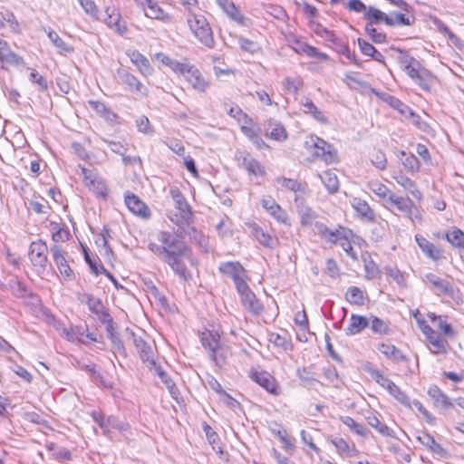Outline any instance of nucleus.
<instances>
[{
  "mask_svg": "<svg viewBox=\"0 0 464 464\" xmlns=\"http://www.w3.org/2000/svg\"><path fill=\"white\" fill-rule=\"evenodd\" d=\"M157 240L159 244L150 242L149 249L168 265L179 280H192V274L187 264L197 266L198 260L191 248L178 235L169 231H160L157 235Z\"/></svg>",
  "mask_w": 464,
  "mask_h": 464,
  "instance_id": "f257e3e1",
  "label": "nucleus"
},
{
  "mask_svg": "<svg viewBox=\"0 0 464 464\" xmlns=\"http://www.w3.org/2000/svg\"><path fill=\"white\" fill-rule=\"evenodd\" d=\"M200 342L218 367L221 368L227 363L229 349L220 343V334L218 331L205 330L200 334Z\"/></svg>",
  "mask_w": 464,
  "mask_h": 464,
  "instance_id": "f03ea898",
  "label": "nucleus"
},
{
  "mask_svg": "<svg viewBox=\"0 0 464 464\" xmlns=\"http://www.w3.org/2000/svg\"><path fill=\"white\" fill-rule=\"evenodd\" d=\"M187 23L192 34L202 44L208 48L214 47L212 29L204 15L189 13L187 16Z\"/></svg>",
  "mask_w": 464,
  "mask_h": 464,
  "instance_id": "7ed1b4c3",
  "label": "nucleus"
},
{
  "mask_svg": "<svg viewBox=\"0 0 464 464\" xmlns=\"http://www.w3.org/2000/svg\"><path fill=\"white\" fill-rule=\"evenodd\" d=\"M170 195L175 203L176 209L179 212V218L174 220L171 218L173 222H175L178 226L189 225L193 218V213L191 210V207L187 202L185 197L178 188H172L170 190Z\"/></svg>",
  "mask_w": 464,
  "mask_h": 464,
  "instance_id": "20e7f679",
  "label": "nucleus"
},
{
  "mask_svg": "<svg viewBox=\"0 0 464 464\" xmlns=\"http://www.w3.org/2000/svg\"><path fill=\"white\" fill-rule=\"evenodd\" d=\"M126 331L132 337L133 344L140 360L146 363L150 370H152V366H155V363H157L152 345L147 343L141 336H138L132 331H130L129 328H127Z\"/></svg>",
  "mask_w": 464,
  "mask_h": 464,
  "instance_id": "39448f33",
  "label": "nucleus"
},
{
  "mask_svg": "<svg viewBox=\"0 0 464 464\" xmlns=\"http://www.w3.org/2000/svg\"><path fill=\"white\" fill-rule=\"evenodd\" d=\"M218 269L221 274L232 278L236 288H244L243 286L246 283V271L239 262L229 261L221 263Z\"/></svg>",
  "mask_w": 464,
  "mask_h": 464,
  "instance_id": "423d86ee",
  "label": "nucleus"
},
{
  "mask_svg": "<svg viewBox=\"0 0 464 464\" xmlns=\"http://www.w3.org/2000/svg\"><path fill=\"white\" fill-rule=\"evenodd\" d=\"M423 281L430 285V288L435 295L453 297L454 287L449 280L441 278L434 273H428L425 275Z\"/></svg>",
  "mask_w": 464,
  "mask_h": 464,
  "instance_id": "0eeeda50",
  "label": "nucleus"
},
{
  "mask_svg": "<svg viewBox=\"0 0 464 464\" xmlns=\"http://www.w3.org/2000/svg\"><path fill=\"white\" fill-rule=\"evenodd\" d=\"M51 253L53 262L55 263L63 279L67 281L73 280L74 273L65 259L64 252L63 251L62 247L58 245H53L51 246Z\"/></svg>",
  "mask_w": 464,
  "mask_h": 464,
  "instance_id": "6e6552de",
  "label": "nucleus"
},
{
  "mask_svg": "<svg viewBox=\"0 0 464 464\" xmlns=\"http://www.w3.org/2000/svg\"><path fill=\"white\" fill-rule=\"evenodd\" d=\"M48 246L42 240L32 242L29 247V258L35 266L45 268L47 265Z\"/></svg>",
  "mask_w": 464,
  "mask_h": 464,
  "instance_id": "1a4fd4ad",
  "label": "nucleus"
},
{
  "mask_svg": "<svg viewBox=\"0 0 464 464\" xmlns=\"http://www.w3.org/2000/svg\"><path fill=\"white\" fill-rule=\"evenodd\" d=\"M243 287L244 288H237V291L240 295L242 304L252 314H259L264 309L263 304L256 298V295L251 291L246 283Z\"/></svg>",
  "mask_w": 464,
  "mask_h": 464,
  "instance_id": "9d476101",
  "label": "nucleus"
},
{
  "mask_svg": "<svg viewBox=\"0 0 464 464\" xmlns=\"http://www.w3.org/2000/svg\"><path fill=\"white\" fill-rule=\"evenodd\" d=\"M93 420L103 430L105 434H108L111 428L117 429L120 431H125L129 430L130 426L127 422L120 420L115 416H109L105 418L102 413L93 411L92 413Z\"/></svg>",
  "mask_w": 464,
  "mask_h": 464,
  "instance_id": "9b49d317",
  "label": "nucleus"
},
{
  "mask_svg": "<svg viewBox=\"0 0 464 464\" xmlns=\"http://www.w3.org/2000/svg\"><path fill=\"white\" fill-rule=\"evenodd\" d=\"M106 17L104 22L106 25L120 35H124L127 32L126 22L122 20L121 14L114 6L105 8Z\"/></svg>",
  "mask_w": 464,
  "mask_h": 464,
  "instance_id": "f8f14e48",
  "label": "nucleus"
},
{
  "mask_svg": "<svg viewBox=\"0 0 464 464\" xmlns=\"http://www.w3.org/2000/svg\"><path fill=\"white\" fill-rule=\"evenodd\" d=\"M217 5L227 15L229 19L244 26L248 25L249 19L246 18L236 5L229 0H216Z\"/></svg>",
  "mask_w": 464,
  "mask_h": 464,
  "instance_id": "ddd939ff",
  "label": "nucleus"
},
{
  "mask_svg": "<svg viewBox=\"0 0 464 464\" xmlns=\"http://www.w3.org/2000/svg\"><path fill=\"white\" fill-rule=\"evenodd\" d=\"M261 205L263 208L276 221L288 224V215L287 213L280 207L279 204L270 196L265 197L261 200Z\"/></svg>",
  "mask_w": 464,
  "mask_h": 464,
  "instance_id": "4468645a",
  "label": "nucleus"
},
{
  "mask_svg": "<svg viewBox=\"0 0 464 464\" xmlns=\"http://www.w3.org/2000/svg\"><path fill=\"white\" fill-rule=\"evenodd\" d=\"M117 76L122 83L128 86L130 92H138L145 96L148 94V89L138 80L136 76L131 74L126 69L120 68L117 71Z\"/></svg>",
  "mask_w": 464,
  "mask_h": 464,
  "instance_id": "2eb2a0df",
  "label": "nucleus"
},
{
  "mask_svg": "<svg viewBox=\"0 0 464 464\" xmlns=\"http://www.w3.org/2000/svg\"><path fill=\"white\" fill-rule=\"evenodd\" d=\"M238 165L251 175L263 176L266 172L264 167L254 159L249 153L240 152L237 155Z\"/></svg>",
  "mask_w": 464,
  "mask_h": 464,
  "instance_id": "dca6fc26",
  "label": "nucleus"
},
{
  "mask_svg": "<svg viewBox=\"0 0 464 464\" xmlns=\"http://www.w3.org/2000/svg\"><path fill=\"white\" fill-rule=\"evenodd\" d=\"M388 203L394 206L413 223L414 203L409 197L403 198L396 194H391L389 195Z\"/></svg>",
  "mask_w": 464,
  "mask_h": 464,
  "instance_id": "f3484780",
  "label": "nucleus"
},
{
  "mask_svg": "<svg viewBox=\"0 0 464 464\" xmlns=\"http://www.w3.org/2000/svg\"><path fill=\"white\" fill-rule=\"evenodd\" d=\"M124 200L128 209L131 213L144 218H150V212L148 207L136 195L128 193L125 195Z\"/></svg>",
  "mask_w": 464,
  "mask_h": 464,
  "instance_id": "a211bd4d",
  "label": "nucleus"
},
{
  "mask_svg": "<svg viewBox=\"0 0 464 464\" xmlns=\"http://www.w3.org/2000/svg\"><path fill=\"white\" fill-rule=\"evenodd\" d=\"M421 445L426 447L430 452L441 458L448 456V451L439 444L435 439L426 431H420L416 437Z\"/></svg>",
  "mask_w": 464,
  "mask_h": 464,
  "instance_id": "6ab92c4d",
  "label": "nucleus"
},
{
  "mask_svg": "<svg viewBox=\"0 0 464 464\" xmlns=\"http://www.w3.org/2000/svg\"><path fill=\"white\" fill-rule=\"evenodd\" d=\"M266 136L276 141H284L287 139V131L280 121L269 119L266 122Z\"/></svg>",
  "mask_w": 464,
  "mask_h": 464,
  "instance_id": "aec40b11",
  "label": "nucleus"
},
{
  "mask_svg": "<svg viewBox=\"0 0 464 464\" xmlns=\"http://www.w3.org/2000/svg\"><path fill=\"white\" fill-rule=\"evenodd\" d=\"M315 155L326 163H332L336 160V151L333 146L320 138L314 142Z\"/></svg>",
  "mask_w": 464,
  "mask_h": 464,
  "instance_id": "412c9836",
  "label": "nucleus"
},
{
  "mask_svg": "<svg viewBox=\"0 0 464 464\" xmlns=\"http://www.w3.org/2000/svg\"><path fill=\"white\" fill-rule=\"evenodd\" d=\"M186 80L198 92H203L208 87V82L203 78L198 68L192 65L190 69H186Z\"/></svg>",
  "mask_w": 464,
  "mask_h": 464,
  "instance_id": "4be33fe9",
  "label": "nucleus"
},
{
  "mask_svg": "<svg viewBox=\"0 0 464 464\" xmlns=\"http://www.w3.org/2000/svg\"><path fill=\"white\" fill-rule=\"evenodd\" d=\"M127 55L130 59L131 63H134L139 72L144 75H150L153 72L152 67L150 66V61L139 51H128Z\"/></svg>",
  "mask_w": 464,
  "mask_h": 464,
  "instance_id": "5701e85b",
  "label": "nucleus"
},
{
  "mask_svg": "<svg viewBox=\"0 0 464 464\" xmlns=\"http://www.w3.org/2000/svg\"><path fill=\"white\" fill-rule=\"evenodd\" d=\"M378 350L388 360H391L395 363L408 361L407 356L392 343H382L378 345Z\"/></svg>",
  "mask_w": 464,
  "mask_h": 464,
  "instance_id": "b1692460",
  "label": "nucleus"
},
{
  "mask_svg": "<svg viewBox=\"0 0 464 464\" xmlns=\"http://www.w3.org/2000/svg\"><path fill=\"white\" fill-rule=\"evenodd\" d=\"M369 326V317L352 314L350 323L345 329L346 335H356L361 334L365 328Z\"/></svg>",
  "mask_w": 464,
  "mask_h": 464,
  "instance_id": "393cba45",
  "label": "nucleus"
},
{
  "mask_svg": "<svg viewBox=\"0 0 464 464\" xmlns=\"http://www.w3.org/2000/svg\"><path fill=\"white\" fill-rule=\"evenodd\" d=\"M253 380L271 394H278V385L276 380L267 372H256Z\"/></svg>",
  "mask_w": 464,
  "mask_h": 464,
  "instance_id": "a878e982",
  "label": "nucleus"
},
{
  "mask_svg": "<svg viewBox=\"0 0 464 464\" xmlns=\"http://www.w3.org/2000/svg\"><path fill=\"white\" fill-rule=\"evenodd\" d=\"M415 241L421 251L430 259L439 260L441 257V251L434 244L427 240L421 235L415 236Z\"/></svg>",
  "mask_w": 464,
  "mask_h": 464,
  "instance_id": "bb28decb",
  "label": "nucleus"
},
{
  "mask_svg": "<svg viewBox=\"0 0 464 464\" xmlns=\"http://www.w3.org/2000/svg\"><path fill=\"white\" fill-rule=\"evenodd\" d=\"M428 395L432 399L436 407L449 409L452 406L450 399L437 385H432L428 389Z\"/></svg>",
  "mask_w": 464,
  "mask_h": 464,
  "instance_id": "cd10ccee",
  "label": "nucleus"
},
{
  "mask_svg": "<svg viewBox=\"0 0 464 464\" xmlns=\"http://www.w3.org/2000/svg\"><path fill=\"white\" fill-rule=\"evenodd\" d=\"M88 104L99 116L103 118L106 121L113 122L117 119L114 113L107 105L100 101H88Z\"/></svg>",
  "mask_w": 464,
  "mask_h": 464,
  "instance_id": "c85d7f7f",
  "label": "nucleus"
},
{
  "mask_svg": "<svg viewBox=\"0 0 464 464\" xmlns=\"http://www.w3.org/2000/svg\"><path fill=\"white\" fill-rule=\"evenodd\" d=\"M252 234L255 238L264 246L268 248H275L278 243L277 238L273 237L269 234L266 233L256 224L252 226Z\"/></svg>",
  "mask_w": 464,
  "mask_h": 464,
  "instance_id": "c756f323",
  "label": "nucleus"
},
{
  "mask_svg": "<svg viewBox=\"0 0 464 464\" xmlns=\"http://www.w3.org/2000/svg\"><path fill=\"white\" fill-rule=\"evenodd\" d=\"M388 14L383 13L382 11L373 7L369 6L364 13V18L367 20L366 24H378L381 22H384L386 24H391V20L387 16Z\"/></svg>",
  "mask_w": 464,
  "mask_h": 464,
  "instance_id": "7c9ffc66",
  "label": "nucleus"
},
{
  "mask_svg": "<svg viewBox=\"0 0 464 464\" xmlns=\"http://www.w3.org/2000/svg\"><path fill=\"white\" fill-rule=\"evenodd\" d=\"M299 200L300 198L295 196V201L297 205V212L300 217L301 225L303 227H309L315 219L316 214L309 207L303 205L302 202L299 204Z\"/></svg>",
  "mask_w": 464,
  "mask_h": 464,
  "instance_id": "2f4dec72",
  "label": "nucleus"
},
{
  "mask_svg": "<svg viewBox=\"0 0 464 464\" xmlns=\"http://www.w3.org/2000/svg\"><path fill=\"white\" fill-rule=\"evenodd\" d=\"M372 332L378 335H388L391 333L390 324L375 315L369 316V326Z\"/></svg>",
  "mask_w": 464,
  "mask_h": 464,
  "instance_id": "473e14b6",
  "label": "nucleus"
},
{
  "mask_svg": "<svg viewBox=\"0 0 464 464\" xmlns=\"http://www.w3.org/2000/svg\"><path fill=\"white\" fill-rule=\"evenodd\" d=\"M395 181L401 186L405 190H407L413 198L420 199L421 198V193L418 189L415 182L411 180L410 178L403 174H398L393 176Z\"/></svg>",
  "mask_w": 464,
  "mask_h": 464,
  "instance_id": "72a5a7b5",
  "label": "nucleus"
},
{
  "mask_svg": "<svg viewBox=\"0 0 464 464\" xmlns=\"http://www.w3.org/2000/svg\"><path fill=\"white\" fill-rule=\"evenodd\" d=\"M83 297L92 313L102 317H109V313L104 309L101 299L95 298L89 294L84 295ZM82 301H83V299H82Z\"/></svg>",
  "mask_w": 464,
  "mask_h": 464,
  "instance_id": "f704fd0d",
  "label": "nucleus"
},
{
  "mask_svg": "<svg viewBox=\"0 0 464 464\" xmlns=\"http://www.w3.org/2000/svg\"><path fill=\"white\" fill-rule=\"evenodd\" d=\"M388 18L391 20V24H386L389 26L395 25H405L409 26L414 24L415 17L414 15H410L407 14L400 13V12H391L387 14Z\"/></svg>",
  "mask_w": 464,
  "mask_h": 464,
  "instance_id": "c9c22d12",
  "label": "nucleus"
},
{
  "mask_svg": "<svg viewBox=\"0 0 464 464\" xmlns=\"http://www.w3.org/2000/svg\"><path fill=\"white\" fill-rule=\"evenodd\" d=\"M317 234L320 235L323 238H324L327 242L332 244H336L338 239L340 238V231L339 230H331L322 222H315L314 224Z\"/></svg>",
  "mask_w": 464,
  "mask_h": 464,
  "instance_id": "e433bc0d",
  "label": "nucleus"
},
{
  "mask_svg": "<svg viewBox=\"0 0 464 464\" xmlns=\"http://www.w3.org/2000/svg\"><path fill=\"white\" fill-rule=\"evenodd\" d=\"M145 7L148 8L146 12V15L152 19H159L162 21H169V15L164 12V10L152 0H149L145 5Z\"/></svg>",
  "mask_w": 464,
  "mask_h": 464,
  "instance_id": "4c0bfd02",
  "label": "nucleus"
},
{
  "mask_svg": "<svg viewBox=\"0 0 464 464\" xmlns=\"http://www.w3.org/2000/svg\"><path fill=\"white\" fill-rule=\"evenodd\" d=\"M318 177L329 193H335L338 190L339 181L335 173L327 170L322 174H318Z\"/></svg>",
  "mask_w": 464,
  "mask_h": 464,
  "instance_id": "58836bf2",
  "label": "nucleus"
},
{
  "mask_svg": "<svg viewBox=\"0 0 464 464\" xmlns=\"http://www.w3.org/2000/svg\"><path fill=\"white\" fill-rule=\"evenodd\" d=\"M353 207L359 216L365 218L368 221L374 220V212L370 208L368 203L364 200L354 198Z\"/></svg>",
  "mask_w": 464,
  "mask_h": 464,
  "instance_id": "ea45409f",
  "label": "nucleus"
},
{
  "mask_svg": "<svg viewBox=\"0 0 464 464\" xmlns=\"http://www.w3.org/2000/svg\"><path fill=\"white\" fill-rule=\"evenodd\" d=\"M302 105L304 107V111L305 113L313 115V117L323 123L327 122V118L324 115V113L315 106V104L309 98H305L304 102H302Z\"/></svg>",
  "mask_w": 464,
  "mask_h": 464,
  "instance_id": "a19ab883",
  "label": "nucleus"
},
{
  "mask_svg": "<svg viewBox=\"0 0 464 464\" xmlns=\"http://www.w3.org/2000/svg\"><path fill=\"white\" fill-rule=\"evenodd\" d=\"M152 369L155 370L156 373L159 375L161 382L165 384L169 393L173 398H175L178 392V389L172 379L162 370V368L158 363H155V366H152Z\"/></svg>",
  "mask_w": 464,
  "mask_h": 464,
  "instance_id": "79ce46f5",
  "label": "nucleus"
},
{
  "mask_svg": "<svg viewBox=\"0 0 464 464\" xmlns=\"http://www.w3.org/2000/svg\"><path fill=\"white\" fill-rule=\"evenodd\" d=\"M48 38L53 45L59 50L61 54H67L73 52V48L67 44L54 31L48 33Z\"/></svg>",
  "mask_w": 464,
  "mask_h": 464,
  "instance_id": "37998d69",
  "label": "nucleus"
},
{
  "mask_svg": "<svg viewBox=\"0 0 464 464\" xmlns=\"http://www.w3.org/2000/svg\"><path fill=\"white\" fill-rule=\"evenodd\" d=\"M353 235L352 230L344 231L343 234L340 232V238L338 239L337 243L339 242V245L343 248V250L351 256L353 260H357V255L355 251L353 250V247L349 240L350 236Z\"/></svg>",
  "mask_w": 464,
  "mask_h": 464,
  "instance_id": "c03bdc74",
  "label": "nucleus"
},
{
  "mask_svg": "<svg viewBox=\"0 0 464 464\" xmlns=\"http://www.w3.org/2000/svg\"><path fill=\"white\" fill-rule=\"evenodd\" d=\"M346 300L355 305H363L364 304V295L363 292L357 286H351L348 288L345 294Z\"/></svg>",
  "mask_w": 464,
  "mask_h": 464,
  "instance_id": "a18cd8bd",
  "label": "nucleus"
},
{
  "mask_svg": "<svg viewBox=\"0 0 464 464\" xmlns=\"http://www.w3.org/2000/svg\"><path fill=\"white\" fill-rule=\"evenodd\" d=\"M367 423L374 428L378 432L386 437L392 436V430L384 423H382L377 416L370 414L367 418Z\"/></svg>",
  "mask_w": 464,
  "mask_h": 464,
  "instance_id": "49530a36",
  "label": "nucleus"
},
{
  "mask_svg": "<svg viewBox=\"0 0 464 464\" xmlns=\"http://www.w3.org/2000/svg\"><path fill=\"white\" fill-rule=\"evenodd\" d=\"M446 239L454 247L464 249V232L461 229L454 227L446 234Z\"/></svg>",
  "mask_w": 464,
  "mask_h": 464,
  "instance_id": "de8ad7c7",
  "label": "nucleus"
},
{
  "mask_svg": "<svg viewBox=\"0 0 464 464\" xmlns=\"http://www.w3.org/2000/svg\"><path fill=\"white\" fill-rule=\"evenodd\" d=\"M29 81L35 84L39 92H46L48 90L47 79L40 74L35 69H30Z\"/></svg>",
  "mask_w": 464,
  "mask_h": 464,
  "instance_id": "09e8293b",
  "label": "nucleus"
},
{
  "mask_svg": "<svg viewBox=\"0 0 464 464\" xmlns=\"http://www.w3.org/2000/svg\"><path fill=\"white\" fill-rule=\"evenodd\" d=\"M402 165L411 172H417L420 169V162L417 157L411 153L401 151V158Z\"/></svg>",
  "mask_w": 464,
  "mask_h": 464,
  "instance_id": "8fccbe9b",
  "label": "nucleus"
},
{
  "mask_svg": "<svg viewBox=\"0 0 464 464\" xmlns=\"http://www.w3.org/2000/svg\"><path fill=\"white\" fill-rule=\"evenodd\" d=\"M343 422L357 435L366 437L370 433L369 430L363 424L356 422L352 417H344Z\"/></svg>",
  "mask_w": 464,
  "mask_h": 464,
  "instance_id": "3c124183",
  "label": "nucleus"
},
{
  "mask_svg": "<svg viewBox=\"0 0 464 464\" xmlns=\"http://www.w3.org/2000/svg\"><path fill=\"white\" fill-rule=\"evenodd\" d=\"M276 182L281 184L284 188L288 190L297 192L304 191L305 189V184H303L296 179L287 178H277Z\"/></svg>",
  "mask_w": 464,
  "mask_h": 464,
  "instance_id": "603ef678",
  "label": "nucleus"
},
{
  "mask_svg": "<svg viewBox=\"0 0 464 464\" xmlns=\"http://www.w3.org/2000/svg\"><path fill=\"white\" fill-rule=\"evenodd\" d=\"M296 375L300 381L306 385H313L315 382H317L315 373L313 372L308 367L297 369Z\"/></svg>",
  "mask_w": 464,
  "mask_h": 464,
  "instance_id": "864d4df0",
  "label": "nucleus"
},
{
  "mask_svg": "<svg viewBox=\"0 0 464 464\" xmlns=\"http://www.w3.org/2000/svg\"><path fill=\"white\" fill-rule=\"evenodd\" d=\"M398 53L397 60L401 64V67L405 71L410 66L418 62L415 58L411 56L408 52L403 51L401 49H394Z\"/></svg>",
  "mask_w": 464,
  "mask_h": 464,
  "instance_id": "5fc2aeb1",
  "label": "nucleus"
},
{
  "mask_svg": "<svg viewBox=\"0 0 464 464\" xmlns=\"http://www.w3.org/2000/svg\"><path fill=\"white\" fill-rule=\"evenodd\" d=\"M389 104L396 109L401 114L407 116L408 114L410 116H414V112L411 110L409 106L404 104L401 101H400L398 98L390 96L389 97Z\"/></svg>",
  "mask_w": 464,
  "mask_h": 464,
  "instance_id": "6e6d98bb",
  "label": "nucleus"
},
{
  "mask_svg": "<svg viewBox=\"0 0 464 464\" xmlns=\"http://www.w3.org/2000/svg\"><path fill=\"white\" fill-rule=\"evenodd\" d=\"M365 33L375 44H382L386 42V34L382 32H379L374 25L366 24Z\"/></svg>",
  "mask_w": 464,
  "mask_h": 464,
  "instance_id": "4d7b16f0",
  "label": "nucleus"
},
{
  "mask_svg": "<svg viewBox=\"0 0 464 464\" xmlns=\"http://www.w3.org/2000/svg\"><path fill=\"white\" fill-rule=\"evenodd\" d=\"M415 83L418 84L422 90L429 91L430 83L432 82V74L427 69L420 72V74L414 80Z\"/></svg>",
  "mask_w": 464,
  "mask_h": 464,
  "instance_id": "13d9d810",
  "label": "nucleus"
},
{
  "mask_svg": "<svg viewBox=\"0 0 464 464\" xmlns=\"http://www.w3.org/2000/svg\"><path fill=\"white\" fill-rule=\"evenodd\" d=\"M427 340L436 349L435 353L446 351V345L448 343L437 332H435L432 335L429 336Z\"/></svg>",
  "mask_w": 464,
  "mask_h": 464,
  "instance_id": "bf43d9fd",
  "label": "nucleus"
},
{
  "mask_svg": "<svg viewBox=\"0 0 464 464\" xmlns=\"http://www.w3.org/2000/svg\"><path fill=\"white\" fill-rule=\"evenodd\" d=\"M108 338L111 340L112 348L114 349L115 353H118L123 357H127L126 348L124 346L123 341L120 337V334L118 333L111 334Z\"/></svg>",
  "mask_w": 464,
  "mask_h": 464,
  "instance_id": "052dcab7",
  "label": "nucleus"
},
{
  "mask_svg": "<svg viewBox=\"0 0 464 464\" xmlns=\"http://www.w3.org/2000/svg\"><path fill=\"white\" fill-rule=\"evenodd\" d=\"M5 63L12 65H20L24 63V59L10 50L0 58V67L3 68Z\"/></svg>",
  "mask_w": 464,
  "mask_h": 464,
  "instance_id": "680f3d73",
  "label": "nucleus"
},
{
  "mask_svg": "<svg viewBox=\"0 0 464 464\" xmlns=\"http://www.w3.org/2000/svg\"><path fill=\"white\" fill-rule=\"evenodd\" d=\"M431 321L438 322V328L447 336H453L454 335V330L452 326L446 323L441 316H437L436 314H432L429 315Z\"/></svg>",
  "mask_w": 464,
  "mask_h": 464,
  "instance_id": "e2e57ef3",
  "label": "nucleus"
},
{
  "mask_svg": "<svg viewBox=\"0 0 464 464\" xmlns=\"http://www.w3.org/2000/svg\"><path fill=\"white\" fill-rule=\"evenodd\" d=\"M370 189L379 198H387V202H389V195L392 194L385 185L379 182L371 183Z\"/></svg>",
  "mask_w": 464,
  "mask_h": 464,
  "instance_id": "0e129e2a",
  "label": "nucleus"
},
{
  "mask_svg": "<svg viewBox=\"0 0 464 464\" xmlns=\"http://www.w3.org/2000/svg\"><path fill=\"white\" fill-rule=\"evenodd\" d=\"M54 327L67 341L73 343L76 340V332L73 331V327L67 328L61 322H56Z\"/></svg>",
  "mask_w": 464,
  "mask_h": 464,
  "instance_id": "69168bd1",
  "label": "nucleus"
},
{
  "mask_svg": "<svg viewBox=\"0 0 464 464\" xmlns=\"http://www.w3.org/2000/svg\"><path fill=\"white\" fill-rule=\"evenodd\" d=\"M84 12L94 19H98L99 10L92 0H78Z\"/></svg>",
  "mask_w": 464,
  "mask_h": 464,
  "instance_id": "338daca9",
  "label": "nucleus"
},
{
  "mask_svg": "<svg viewBox=\"0 0 464 464\" xmlns=\"http://www.w3.org/2000/svg\"><path fill=\"white\" fill-rule=\"evenodd\" d=\"M324 374L332 386L337 388L341 385L342 382L339 378L336 369L334 366L324 369Z\"/></svg>",
  "mask_w": 464,
  "mask_h": 464,
  "instance_id": "774afa93",
  "label": "nucleus"
}]
</instances>
